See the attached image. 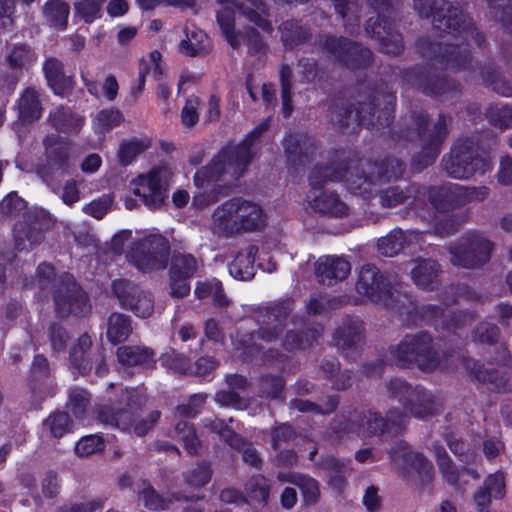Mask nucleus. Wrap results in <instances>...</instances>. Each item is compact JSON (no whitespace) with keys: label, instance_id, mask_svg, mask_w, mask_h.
<instances>
[{"label":"nucleus","instance_id":"f257e3e1","mask_svg":"<svg viewBox=\"0 0 512 512\" xmlns=\"http://www.w3.org/2000/svg\"><path fill=\"white\" fill-rule=\"evenodd\" d=\"M269 128V119L256 126L238 145L223 147L209 164L197 170L194 184L199 189L193 197V204L202 208L217 202L227 194L228 188L242 177L258 152L256 144Z\"/></svg>","mask_w":512,"mask_h":512},{"label":"nucleus","instance_id":"f03ea898","mask_svg":"<svg viewBox=\"0 0 512 512\" xmlns=\"http://www.w3.org/2000/svg\"><path fill=\"white\" fill-rule=\"evenodd\" d=\"M342 155L326 166L331 168L330 172H340L346 188L365 199L371 198L380 184L401 178L405 171V164L397 158L379 162L364 159L346 162Z\"/></svg>","mask_w":512,"mask_h":512},{"label":"nucleus","instance_id":"7ed1b4c3","mask_svg":"<svg viewBox=\"0 0 512 512\" xmlns=\"http://www.w3.org/2000/svg\"><path fill=\"white\" fill-rule=\"evenodd\" d=\"M221 8L217 11V22L227 42L234 49L238 48L244 39L247 40L249 53H261L265 45L259 34L252 28L243 35L235 31V10H238L248 21L254 23L265 32L273 30L267 19V7L261 0H217Z\"/></svg>","mask_w":512,"mask_h":512},{"label":"nucleus","instance_id":"20e7f679","mask_svg":"<svg viewBox=\"0 0 512 512\" xmlns=\"http://www.w3.org/2000/svg\"><path fill=\"white\" fill-rule=\"evenodd\" d=\"M423 54L429 56L433 53V60L442 69L452 72H466L471 79L475 78V72L480 69L483 82L497 94L504 97L512 96V85L503 79L492 66L480 68L472 64L470 51L466 45L446 41L445 43L432 44L429 52L422 48Z\"/></svg>","mask_w":512,"mask_h":512},{"label":"nucleus","instance_id":"39448f33","mask_svg":"<svg viewBox=\"0 0 512 512\" xmlns=\"http://www.w3.org/2000/svg\"><path fill=\"white\" fill-rule=\"evenodd\" d=\"M447 135L448 119L444 114H440L432 129H428L427 115L422 112L405 116L399 131L400 138L409 141L418 138L420 141L421 150L412 158V167L416 171H422L435 162Z\"/></svg>","mask_w":512,"mask_h":512},{"label":"nucleus","instance_id":"423d86ee","mask_svg":"<svg viewBox=\"0 0 512 512\" xmlns=\"http://www.w3.org/2000/svg\"><path fill=\"white\" fill-rule=\"evenodd\" d=\"M266 225L262 206L243 197H233L216 207L211 226L215 233L227 237L259 231Z\"/></svg>","mask_w":512,"mask_h":512},{"label":"nucleus","instance_id":"0eeeda50","mask_svg":"<svg viewBox=\"0 0 512 512\" xmlns=\"http://www.w3.org/2000/svg\"><path fill=\"white\" fill-rule=\"evenodd\" d=\"M414 9L421 17L432 16L433 28L440 34L460 37L464 42L470 39L477 44L482 36L474 27L472 20L460 9L453 7L449 0H413Z\"/></svg>","mask_w":512,"mask_h":512},{"label":"nucleus","instance_id":"6e6552de","mask_svg":"<svg viewBox=\"0 0 512 512\" xmlns=\"http://www.w3.org/2000/svg\"><path fill=\"white\" fill-rule=\"evenodd\" d=\"M292 309L293 303L289 300L261 309L257 316V322L261 325L260 329L257 333L243 334L238 337L236 349L240 351L241 355L255 357L263 349L262 344L257 341L265 343L276 341L282 332L284 321Z\"/></svg>","mask_w":512,"mask_h":512},{"label":"nucleus","instance_id":"1a4fd4ad","mask_svg":"<svg viewBox=\"0 0 512 512\" xmlns=\"http://www.w3.org/2000/svg\"><path fill=\"white\" fill-rule=\"evenodd\" d=\"M442 165L449 177L458 180L483 176L492 169L490 159L481 154L474 140L468 138L454 143L450 153L443 157Z\"/></svg>","mask_w":512,"mask_h":512},{"label":"nucleus","instance_id":"9d476101","mask_svg":"<svg viewBox=\"0 0 512 512\" xmlns=\"http://www.w3.org/2000/svg\"><path fill=\"white\" fill-rule=\"evenodd\" d=\"M386 360L400 367L415 365L424 371L435 369L440 363L432 345V337L426 332L405 335L397 345L390 348Z\"/></svg>","mask_w":512,"mask_h":512},{"label":"nucleus","instance_id":"9b49d317","mask_svg":"<svg viewBox=\"0 0 512 512\" xmlns=\"http://www.w3.org/2000/svg\"><path fill=\"white\" fill-rule=\"evenodd\" d=\"M330 170L331 168L326 165H316L312 169L309 175L310 190L306 196V203L313 212L342 218L348 215L347 204L336 193L322 190V186L326 182L342 179L340 172H330Z\"/></svg>","mask_w":512,"mask_h":512},{"label":"nucleus","instance_id":"f8f14e48","mask_svg":"<svg viewBox=\"0 0 512 512\" xmlns=\"http://www.w3.org/2000/svg\"><path fill=\"white\" fill-rule=\"evenodd\" d=\"M394 104L395 96L386 87L376 91L372 102L361 103L355 110L342 109L343 113L339 112L334 121L341 126H349L351 122L366 127L389 126L393 118Z\"/></svg>","mask_w":512,"mask_h":512},{"label":"nucleus","instance_id":"ddd939ff","mask_svg":"<svg viewBox=\"0 0 512 512\" xmlns=\"http://www.w3.org/2000/svg\"><path fill=\"white\" fill-rule=\"evenodd\" d=\"M169 255V241L159 233H149L131 243L126 259L138 271L150 273L165 269Z\"/></svg>","mask_w":512,"mask_h":512},{"label":"nucleus","instance_id":"4468645a","mask_svg":"<svg viewBox=\"0 0 512 512\" xmlns=\"http://www.w3.org/2000/svg\"><path fill=\"white\" fill-rule=\"evenodd\" d=\"M405 423L406 416L393 408L387 412L386 419L377 412H354L345 424L341 422L340 426L334 429L339 436L343 434L385 435L398 433Z\"/></svg>","mask_w":512,"mask_h":512},{"label":"nucleus","instance_id":"2eb2a0df","mask_svg":"<svg viewBox=\"0 0 512 512\" xmlns=\"http://www.w3.org/2000/svg\"><path fill=\"white\" fill-rule=\"evenodd\" d=\"M387 391L390 397L398 399L404 408L401 412L406 416H413L419 419H427L433 416L438 408L439 401L431 392L421 386H410L406 381L395 378L387 384Z\"/></svg>","mask_w":512,"mask_h":512},{"label":"nucleus","instance_id":"dca6fc26","mask_svg":"<svg viewBox=\"0 0 512 512\" xmlns=\"http://www.w3.org/2000/svg\"><path fill=\"white\" fill-rule=\"evenodd\" d=\"M44 158L33 165L34 171L46 183L63 177L69 172L73 161L71 144L56 134L43 139Z\"/></svg>","mask_w":512,"mask_h":512},{"label":"nucleus","instance_id":"f3484780","mask_svg":"<svg viewBox=\"0 0 512 512\" xmlns=\"http://www.w3.org/2000/svg\"><path fill=\"white\" fill-rule=\"evenodd\" d=\"M146 394L139 388L122 390L117 406H104L99 411V419L105 425L129 431L135 422V413L146 403Z\"/></svg>","mask_w":512,"mask_h":512},{"label":"nucleus","instance_id":"a211bd4d","mask_svg":"<svg viewBox=\"0 0 512 512\" xmlns=\"http://www.w3.org/2000/svg\"><path fill=\"white\" fill-rule=\"evenodd\" d=\"M317 45L335 61L351 70L365 68L372 59L370 50L345 37L320 35Z\"/></svg>","mask_w":512,"mask_h":512},{"label":"nucleus","instance_id":"6ab92c4d","mask_svg":"<svg viewBox=\"0 0 512 512\" xmlns=\"http://www.w3.org/2000/svg\"><path fill=\"white\" fill-rule=\"evenodd\" d=\"M492 243L480 234L472 233L462 237L449 248L450 261L454 266L476 268L489 261Z\"/></svg>","mask_w":512,"mask_h":512},{"label":"nucleus","instance_id":"aec40b11","mask_svg":"<svg viewBox=\"0 0 512 512\" xmlns=\"http://www.w3.org/2000/svg\"><path fill=\"white\" fill-rule=\"evenodd\" d=\"M355 288L361 297L373 303L396 308L390 283L373 264H364L360 268Z\"/></svg>","mask_w":512,"mask_h":512},{"label":"nucleus","instance_id":"412c9836","mask_svg":"<svg viewBox=\"0 0 512 512\" xmlns=\"http://www.w3.org/2000/svg\"><path fill=\"white\" fill-rule=\"evenodd\" d=\"M171 172L165 167H154L134 180V194L149 209L159 208L167 199Z\"/></svg>","mask_w":512,"mask_h":512},{"label":"nucleus","instance_id":"4be33fe9","mask_svg":"<svg viewBox=\"0 0 512 512\" xmlns=\"http://www.w3.org/2000/svg\"><path fill=\"white\" fill-rule=\"evenodd\" d=\"M369 5L378 13V20L372 24L370 18L365 25L367 36L376 39L379 42L380 49L383 53L398 55L403 49L401 35L394 30L393 23L381 15V11L385 10L391 0H368Z\"/></svg>","mask_w":512,"mask_h":512},{"label":"nucleus","instance_id":"5701e85b","mask_svg":"<svg viewBox=\"0 0 512 512\" xmlns=\"http://www.w3.org/2000/svg\"><path fill=\"white\" fill-rule=\"evenodd\" d=\"M111 288L123 309L132 311L135 316L140 318H148L153 314L154 299L152 295L137 284L126 279H116L112 282Z\"/></svg>","mask_w":512,"mask_h":512},{"label":"nucleus","instance_id":"b1692460","mask_svg":"<svg viewBox=\"0 0 512 512\" xmlns=\"http://www.w3.org/2000/svg\"><path fill=\"white\" fill-rule=\"evenodd\" d=\"M54 301L56 312L63 317L82 315L90 309L87 295L70 274L61 277V285L54 292Z\"/></svg>","mask_w":512,"mask_h":512},{"label":"nucleus","instance_id":"393cba45","mask_svg":"<svg viewBox=\"0 0 512 512\" xmlns=\"http://www.w3.org/2000/svg\"><path fill=\"white\" fill-rule=\"evenodd\" d=\"M401 78L403 84L415 87L427 95L452 99L460 94L459 83L453 80L434 79L420 69L407 70Z\"/></svg>","mask_w":512,"mask_h":512},{"label":"nucleus","instance_id":"a878e982","mask_svg":"<svg viewBox=\"0 0 512 512\" xmlns=\"http://www.w3.org/2000/svg\"><path fill=\"white\" fill-rule=\"evenodd\" d=\"M424 236L425 232L418 230L403 231L395 228L378 240V252L386 257H393L404 251L415 253L422 249Z\"/></svg>","mask_w":512,"mask_h":512},{"label":"nucleus","instance_id":"bb28decb","mask_svg":"<svg viewBox=\"0 0 512 512\" xmlns=\"http://www.w3.org/2000/svg\"><path fill=\"white\" fill-rule=\"evenodd\" d=\"M419 314L426 322L432 324L438 330L460 329L471 323L472 316L465 312H453L447 307L423 305L419 308Z\"/></svg>","mask_w":512,"mask_h":512},{"label":"nucleus","instance_id":"cd10ccee","mask_svg":"<svg viewBox=\"0 0 512 512\" xmlns=\"http://www.w3.org/2000/svg\"><path fill=\"white\" fill-rule=\"evenodd\" d=\"M363 338V323L357 317H347L335 330L334 340L345 357H354L360 348Z\"/></svg>","mask_w":512,"mask_h":512},{"label":"nucleus","instance_id":"c85d7f7f","mask_svg":"<svg viewBox=\"0 0 512 512\" xmlns=\"http://www.w3.org/2000/svg\"><path fill=\"white\" fill-rule=\"evenodd\" d=\"M350 270V263L339 256H321L315 263V275L318 281L328 286L344 280Z\"/></svg>","mask_w":512,"mask_h":512},{"label":"nucleus","instance_id":"c756f323","mask_svg":"<svg viewBox=\"0 0 512 512\" xmlns=\"http://www.w3.org/2000/svg\"><path fill=\"white\" fill-rule=\"evenodd\" d=\"M388 453L391 462L400 469H415L424 474H428L432 469L431 463L423 454L410 450L405 441H397Z\"/></svg>","mask_w":512,"mask_h":512},{"label":"nucleus","instance_id":"7c9ffc66","mask_svg":"<svg viewBox=\"0 0 512 512\" xmlns=\"http://www.w3.org/2000/svg\"><path fill=\"white\" fill-rule=\"evenodd\" d=\"M413 267L410 277L413 283L423 290H434L440 281V265L432 259L416 258L412 261Z\"/></svg>","mask_w":512,"mask_h":512},{"label":"nucleus","instance_id":"2f4dec72","mask_svg":"<svg viewBox=\"0 0 512 512\" xmlns=\"http://www.w3.org/2000/svg\"><path fill=\"white\" fill-rule=\"evenodd\" d=\"M116 354L123 366L152 368L156 363L154 351L146 346L123 345L117 349Z\"/></svg>","mask_w":512,"mask_h":512},{"label":"nucleus","instance_id":"473e14b6","mask_svg":"<svg viewBox=\"0 0 512 512\" xmlns=\"http://www.w3.org/2000/svg\"><path fill=\"white\" fill-rule=\"evenodd\" d=\"M380 205L384 208H392L413 198L418 200L426 195V190L416 184L406 188L395 185L378 191Z\"/></svg>","mask_w":512,"mask_h":512},{"label":"nucleus","instance_id":"72a5a7b5","mask_svg":"<svg viewBox=\"0 0 512 512\" xmlns=\"http://www.w3.org/2000/svg\"><path fill=\"white\" fill-rule=\"evenodd\" d=\"M437 193L450 195L452 198V207L464 205L473 201H483L490 193V189L486 186H463L454 183H448L447 188L436 190Z\"/></svg>","mask_w":512,"mask_h":512},{"label":"nucleus","instance_id":"f704fd0d","mask_svg":"<svg viewBox=\"0 0 512 512\" xmlns=\"http://www.w3.org/2000/svg\"><path fill=\"white\" fill-rule=\"evenodd\" d=\"M432 450L434 451L439 469L442 472L443 477L451 485L461 488V484L459 482L461 480L463 483H466V480H464L465 476H471L474 479L478 477L474 472L469 471L468 469H462L461 471H458L450 461L444 447L439 443L434 442L432 444Z\"/></svg>","mask_w":512,"mask_h":512},{"label":"nucleus","instance_id":"c9c22d12","mask_svg":"<svg viewBox=\"0 0 512 512\" xmlns=\"http://www.w3.org/2000/svg\"><path fill=\"white\" fill-rule=\"evenodd\" d=\"M258 252V248L254 245H249L229 264L228 270L230 275L241 281L251 280L256 272L254 262Z\"/></svg>","mask_w":512,"mask_h":512},{"label":"nucleus","instance_id":"e433bc0d","mask_svg":"<svg viewBox=\"0 0 512 512\" xmlns=\"http://www.w3.org/2000/svg\"><path fill=\"white\" fill-rule=\"evenodd\" d=\"M311 143V139L305 135L287 134L283 140L287 164L292 167L303 164L308 158V148Z\"/></svg>","mask_w":512,"mask_h":512},{"label":"nucleus","instance_id":"4c0bfd02","mask_svg":"<svg viewBox=\"0 0 512 512\" xmlns=\"http://www.w3.org/2000/svg\"><path fill=\"white\" fill-rule=\"evenodd\" d=\"M43 71L49 87L56 95H63L71 88L72 81L64 74L63 64L58 59H47L43 64Z\"/></svg>","mask_w":512,"mask_h":512},{"label":"nucleus","instance_id":"58836bf2","mask_svg":"<svg viewBox=\"0 0 512 512\" xmlns=\"http://www.w3.org/2000/svg\"><path fill=\"white\" fill-rule=\"evenodd\" d=\"M179 50L181 53L190 57L207 53L209 50V41L206 33L194 26H186L185 38L181 40Z\"/></svg>","mask_w":512,"mask_h":512},{"label":"nucleus","instance_id":"ea45409f","mask_svg":"<svg viewBox=\"0 0 512 512\" xmlns=\"http://www.w3.org/2000/svg\"><path fill=\"white\" fill-rule=\"evenodd\" d=\"M37 60L32 48L24 43H15L7 47L5 61L13 71H22L30 67Z\"/></svg>","mask_w":512,"mask_h":512},{"label":"nucleus","instance_id":"a19ab883","mask_svg":"<svg viewBox=\"0 0 512 512\" xmlns=\"http://www.w3.org/2000/svg\"><path fill=\"white\" fill-rule=\"evenodd\" d=\"M49 121L56 130L63 133H77L84 124L83 117L62 106L50 112Z\"/></svg>","mask_w":512,"mask_h":512},{"label":"nucleus","instance_id":"79ce46f5","mask_svg":"<svg viewBox=\"0 0 512 512\" xmlns=\"http://www.w3.org/2000/svg\"><path fill=\"white\" fill-rule=\"evenodd\" d=\"M19 119L24 123L37 121L42 115V106L38 92L27 88L18 100Z\"/></svg>","mask_w":512,"mask_h":512},{"label":"nucleus","instance_id":"37998d69","mask_svg":"<svg viewBox=\"0 0 512 512\" xmlns=\"http://www.w3.org/2000/svg\"><path fill=\"white\" fill-rule=\"evenodd\" d=\"M15 248L18 251H28L43 240L41 229L32 226L27 221L18 222L14 226Z\"/></svg>","mask_w":512,"mask_h":512},{"label":"nucleus","instance_id":"c03bdc74","mask_svg":"<svg viewBox=\"0 0 512 512\" xmlns=\"http://www.w3.org/2000/svg\"><path fill=\"white\" fill-rule=\"evenodd\" d=\"M132 320L130 316L122 313H112L107 321L106 336L112 344H118L128 339L132 333Z\"/></svg>","mask_w":512,"mask_h":512},{"label":"nucleus","instance_id":"a18cd8bd","mask_svg":"<svg viewBox=\"0 0 512 512\" xmlns=\"http://www.w3.org/2000/svg\"><path fill=\"white\" fill-rule=\"evenodd\" d=\"M91 344L90 336L83 334L79 337L77 344L71 348L70 362L80 374H86L92 369V358L88 351Z\"/></svg>","mask_w":512,"mask_h":512},{"label":"nucleus","instance_id":"49530a36","mask_svg":"<svg viewBox=\"0 0 512 512\" xmlns=\"http://www.w3.org/2000/svg\"><path fill=\"white\" fill-rule=\"evenodd\" d=\"M70 6L62 0H49L43 6L45 22L53 28L65 29L68 23Z\"/></svg>","mask_w":512,"mask_h":512},{"label":"nucleus","instance_id":"de8ad7c7","mask_svg":"<svg viewBox=\"0 0 512 512\" xmlns=\"http://www.w3.org/2000/svg\"><path fill=\"white\" fill-rule=\"evenodd\" d=\"M334 7L344 22L345 31L357 33L360 28L358 0H334Z\"/></svg>","mask_w":512,"mask_h":512},{"label":"nucleus","instance_id":"09e8293b","mask_svg":"<svg viewBox=\"0 0 512 512\" xmlns=\"http://www.w3.org/2000/svg\"><path fill=\"white\" fill-rule=\"evenodd\" d=\"M194 294L200 300L211 297L213 303L218 307H225L229 303L222 283L215 278L197 283Z\"/></svg>","mask_w":512,"mask_h":512},{"label":"nucleus","instance_id":"8fccbe9b","mask_svg":"<svg viewBox=\"0 0 512 512\" xmlns=\"http://www.w3.org/2000/svg\"><path fill=\"white\" fill-rule=\"evenodd\" d=\"M42 427L52 438H61L71 431L72 421L66 412L56 411L43 421Z\"/></svg>","mask_w":512,"mask_h":512},{"label":"nucleus","instance_id":"3c124183","mask_svg":"<svg viewBox=\"0 0 512 512\" xmlns=\"http://www.w3.org/2000/svg\"><path fill=\"white\" fill-rule=\"evenodd\" d=\"M199 266L200 262L192 254L174 252L171 259L170 275L190 278Z\"/></svg>","mask_w":512,"mask_h":512},{"label":"nucleus","instance_id":"603ef678","mask_svg":"<svg viewBox=\"0 0 512 512\" xmlns=\"http://www.w3.org/2000/svg\"><path fill=\"white\" fill-rule=\"evenodd\" d=\"M138 494L143 500L145 507L154 511L166 510L175 501L173 495L169 498H164L145 481H141L138 485Z\"/></svg>","mask_w":512,"mask_h":512},{"label":"nucleus","instance_id":"864d4df0","mask_svg":"<svg viewBox=\"0 0 512 512\" xmlns=\"http://www.w3.org/2000/svg\"><path fill=\"white\" fill-rule=\"evenodd\" d=\"M124 121V116L117 109H104L97 113L93 120L95 133L104 135Z\"/></svg>","mask_w":512,"mask_h":512},{"label":"nucleus","instance_id":"5fc2aeb1","mask_svg":"<svg viewBox=\"0 0 512 512\" xmlns=\"http://www.w3.org/2000/svg\"><path fill=\"white\" fill-rule=\"evenodd\" d=\"M279 32L284 46L290 48L304 42L309 35L307 29L298 25L294 20L282 23Z\"/></svg>","mask_w":512,"mask_h":512},{"label":"nucleus","instance_id":"6e6d98bb","mask_svg":"<svg viewBox=\"0 0 512 512\" xmlns=\"http://www.w3.org/2000/svg\"><path fill=\"white\" fill-rule=\"evenodd\" d=\"M475 377L478 381L488 383L493 390L502 392L506 390L507 379L503 373L492 364L482 365L475 370Z\"/></svg>","mask_w":512,"mask_h":512},{"label":"nucleus","instance_id":"4d7b16f0","mask_svg":"<svg viewBox=\"0 0 512 512\" xmlns=\"http://www.w3.org/2000/svg\"><path fill=\"white\" fill-rule=\"evenodd\" d=\"M246 491L250 501L265 505L270 494L269 481L262 475H255L248 481Z\"/></svg>","mask_w":512,"mask_h":512},{"label":"nucleus","instance_id":"13d9d810","mask_svg":"<svg viewBox=\"0 0 512 512\" xmlns=\"http://www.w3.org/2000/svg\"><path fill=\"white\" fill-rule=\"evenodd\" d=\"M149 146L146 139L132 138L121 142L118 150V159L122 166L133 162L135 157Z\"/></svg>","mask_w":512,"mask_h":512},{"label":"nucleus","instance_id":"bf43d9fd","mask_svg":"<svg viewBox=\"0 0 512 512\" xmlns=\"http://www.w3.org/2000/svg\"><path fill=\"white\" fill-rule=\"evenodd\" d=\"M320 337V332L317 329H307L302 332H295L288 330L284 340V346L287 349L300 348L305 349L310 346L314 341Z\"/></svg>","mask_w":512,"mask_h":512},{"label":"nucleus","instance_id":"052dcab7","mask_svg":"<svg viewBox=\"0 0 512 512\" xmlns=\"http://www.w3.org/2000/svg\"><path fill=\"white\" fill-rule=\"evenodd\" d=\"M175 438L183 442L185 449L189 454L198 453L200 441L195 430L186 421H179L174 428Z\"/></svg>","mask_w":512,"mask_h":512},{"label":"nucleus","instance_id":"680f3d73","mask_svg":"<svg viewBox=\"0 0 512 512\" xmlns=\"http://www.w3.org/2000/svg\"><path fill=\"white\" fill-rule=\"evenodd\" d=\"M204 428L209 429L220 436L229 446H236L240 442V437L237 436L223 420L216 417H206L202 419Z\"/></svg>","mask_w":512,"mask_h":512},{"label":"nucleus","instance_id":"e2e57ef3","mask_svg":"<svg viewBox=\"0 0 512 512\" xmlns=\"http://www.w3.org/2000/svg\"><path fill=\"white\" fill-rule=\"evenodd\" d=\"M106 0H74L76 15L91 23L101 17L102 6Z\"/></svg>","mask_w":512,"mask_h":512},{"label":"nucleus","instance_id":"0e129e2a","mask_svg":"<svg viewBox=\"0 0 512 512\" xmlns=\"http://www.w3.org/2000/svg\"><path fill=\"white\" fill-rule=\"evenodd\" d=\"M494 18L512 32V0H486Z\"/></svg>","mask_w":512,"mask_h":512},{"label":"nucleus","instance_id":"69168bd1","mask_svg":"<svg viewBox=\"0 0 512 512\" xmlns=\"http://www.w3.org/2000/svg\"><path fill=\"white\" fill-rule=\"evenodd\" d=\"M337 404L338 401L335 397H329L325 405L316 404L314 402L303 399H294L290 402V407L301 412L328 414L336 409Z\"/></svg>","mask_w":512,"mask_h":512},{"label":"nucleus","instance_id":"338daca9","mask_svg":"<svg viewBox=\"0 0 512 512\" xmlns=\"http://www.w3.org/2000/svg\"><path fill=\"white\" fill-rule=\"evenodd\" d=\"M89 404L90 395L86 390L79 387L69 390L67 406L76 417L83 416Z\"/></svg>","mask_w":512,"mask_h":512},{"label":"nucleus","instance_id":"774afa93","mask_svg":"<svg viewBox=\"0 0 512 512\" xmlns=\"http://www.w3.org/2000/svg\"><path fill=\"white\" fill-rule=\"evenodd\" d=\"M489 121L501 129L512 127V106L493 105L486 112Z\"/></svg>","mask_w":512,"mask_h":512}]
</instances>
